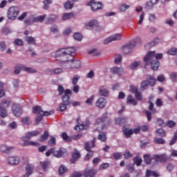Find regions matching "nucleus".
<instances>
[{
    "mask_svg": "<svg viewBox=\"0 0 177 177\" xmlns=\"http://www.w3.org/2000/svg\"><path fill=\"white\" fill-rule=\"evenodd\" d=\"M73 53H75V48H61L55 52V56L56 57H64V62L69 65L66 68H81V61L74 59Z\"/></svg>",
    "mask_w": 177,
    "mask_h": 177,
    "instance_id": "1",
    "label": "nucleus"
},
{
    "mask_svg": "<svg viewBox=\"0 0 177 177\" xmlns=\"http://www.w3.org/2000/svg\"><path fill=\"white\" fill-rule=\"evenodd\" d=\"M162 59V54H156V51H149L143 58V62L146 66H151V70L156 71L160 67V62ZM146 68V67H145Z\"/></svg>",
    "mask_w": 177,
    "mask_h": 177,
    "instance_id": "2",
    "label": "nucleus"
},
{
    "mask_svg": "<svg viewBox=\"0 0 177 177\" xmlns=\"http://www.w3.org/2000/svg\"><path fill=\"white\" fill-rule=\"evenodd\" d=\"M32 113L33 114H37V117L35 118L36 125H38L41 121H42L44 117H48L50 115V114H53L55 113L54 111H44L42 110V107L40 106L37 105L36 106L32 107Z\"/></svg>",
    "mask_w": 177,
    "mask_h": 177,
    "instance_id": "3",
    "label": "nucleus"
},
{
    "mask_svg": "<svg viewBox=\"0 0 177 177\" xmlns=\"http://www.w3.org/2000/svg\"><path fill=\"white\" fill-rule=\"evenodd\" d=\"M38 135H39V131H38L28 132L26 136L22 138V140L24 142L23 146H35V147H39V146H41V144L38 142L29 141L30 139H32L34 138V136H38Z\"/></svg>",
    "mask_w": 177,
    "mask_h": 177,
    "instance_id": "4",
    "label": "nucleus"
},
{
    "mask_svg": "<svg viewBox=\"0 0 177 177\" xmlns=\"http://www.w3.org/2000/svg\"><path fill=\"white\" fill-rule=\"evenodd\" d=\"M97 175V169L91 167V168H86L83 173L80 171H75L72 174L71 177H96Z\"/></svg>",
    "mask_w": 177,
    "mask_h": 177,
    "instance_id": "5",
    "label": "nucleus"
},
{
    "mask_svg": "<svg viewBox=\"0 0 177 177\" xmlns=\"http://www.w3.org/2000/svg\"><path fill=\"white\" fill-rule=\"evenodd\" d=\"M147 80L141 82V91H146V89L149 88V85H150V86H154V85H156V78H154L153 75H147Z\"/></svg>",
    "mask_w": 177,
    "mask_h": 177,
    "instance_id": "6",
    "label": "nucleus"
},
{
    "mask_svg": "<svg viewBox=\"0 0 177 177\" xmlns=\"http://www.w3.org/2000/svg\"><path fill=\"white\" fill-rule=\"evenodd\" d=\"M20 13V8L17 6H11L7 11V19L8 20H16Z\"/></svg>",
    "mask_w": 177,
    "mask_h": 177,
    "instance_id": "7",
    "label": "nucleus"
},
{
    "mask_svg": "<svg viewBox=\"0 0 177 177\" xmlns=\"http://www.w3.org/2000/svg\"><path fill=\"white\" fill-rule=\"evenodd\" d=\"M50 154H53V156L57 158H60L61 157H63L64 154H66V149L60 148L58 151H56V148L53 147L48 149L46 152V156L49 157Z\"/></svg>",
    "mask_w": 177,
    "mask_h": 177,
    "instance_id": "8",
    "label": "nucleus"
},
{
    "mask_svg": "<svg viewBox=\"0 0 177 177\" xmlns=\"http://www.w3.org/2000/svg\"><path fill=\"white\" fill-rule=\"evenodd\" d=\"M10 106V100H3L1 102L0 105V117L1 118H6L8 117V111L6 109Z\"/></svg>",
    "mask_w": 177,
    "mask_h": 177,
    "instance_id": "9",
    "label": "nucleus"
},
{
    "mask_svg": "<svg viewBox=\"0 0 177 177\" xmlns=\"http://www.w3.org/2000/svg\"><path fill=\"white\" fill-rule=\"evenodd\" d=\"M71 95H73V92L71 90L66 88L65 90V93L62 97V100L64 104H67L68 106H70L73 103V101L71 100Z\"/></svg>",
    "mask_w": 177,
    "mask_h": 177,
    "instance_id": "10",
    "label": "nucleus"
},
{
    "mask_svg": "<svg viewBox=\"0 0 177 177\" xmlns=\"http://www.w3.org/2000/svg\"><path fill=\"white\" fill-rule=\"evenodd\" d=\"M88 5L91 7V10H93V12H96V10L103 9V4L100 2H96L95 0H91L88 3Z\"/></svg>",
    "mask_w": 177,
    "mask_h": 177,
    "instance_id": "11",
    "label": "nucleus"
},
{
    "mask_svg": "<svg viewBox=\"0 0 177 177\" xmlns=\"http://www.w3.org/2000/svg\"><path fill=\"white\" fill-rule=\"evenodd\" d=\"M89 142H85L84 144V150H86V151H88V153H86V155L84 157V161H89V160H91V158H92L93 157V151H92V148L89 147Z\"/></svg>",
    "mask_w": 177,
    "mask_h": 177,
    "instance_id": "12",
    "label": "nucleus"
},
{
    "mask_svg": "<svg viewBox=\"0 0 177 177\" xmlns=\"http://www.w3.org/2000/svg\"><path fill=\"white\" fill-rule=\"evenodd\" d=\"M87 30H93V28H99V21L96 19H92L88 22L84 24Z\"/></svg>",
    "mask_w": 177,
    "mask_h": 177,
    "instance_id": "13",
    "label": "nucleus"
},
{
    "mask_svg": "<svg viewBox=\"0 0 177 177\" xmlns=\"http://www.w3.org/2000/svg\"><path fill=\"white\" fill-rule=\"evenodd\" d=\"M154 161L153 165H158V162H165L167 161V157L164 154H156L153 156L152 158Z\"/></svg>",
    "mask_w": 177,
    "mask_h": 177,
    "instance_id": "14",
    "label": "nucleus"
},
{
    "mask_svg": "<svg viewBox=\"0 0 177 177\" xmlns=\"http://www.w3.org/2000/svg\"><path fill=\"white\" fill-rule=\"evenodd\" d=\"M121 38H122V35L119 33L110 36L109 37L104 39V45H107L108 44H110V42H113V41H120Z\"/></svg>",
    "mask_w": 177,
    "mask_h": 177,
    "instance_id": "15",
    "label": "nucleus"
},
{
    "mask_svg": "<svg viewBox=\"0 0 177 177\" xmlns=\"http://www.w3.org/2000/svg\"><path fill=\"white\" fill-rule=\"evenodd\" d=\"M12 110L15 117H20V115H21L22 110H21V106H20V104H12Z\"/></svg>",
    "mask_w": 177,
    "mask_h": 177,
    "instance_id": "16",
    "label": "nucleus"
},
{
    "mask_svg": "<svg viewBox=\"0 0 177 177\" xmlns=\"http://www.w3.org/2000/svg\"><path fill=\"white\" fill-rule=\"evenodd\" d=\"M106 104H107V100L103 97H100L95 102V106L99 109H104L106 107Z\"/></svg>",
    "mask_w": 177,
    "mask_h": 177,
    "instance_id": "17",
    "label": "nucleus"
},
{
    "mask_svg": "<svg viewBox=\"0 0 177 177\" xmlns=\"http://www.w3.org/2000/svg\"><path fill=\"white\" fill-rule=\"evenodd\" d=\"M110 71L111 74H113L114 75H122V73H124V68H119L117 66L113 67L110 69Z\"/></svg>",
    "mask_w": 177,
    "mask_h": 177,
    "instance_id": "18",
    "label": "nucleus"
},
{
    "mask_svg": "<svg viewBox=\"0 0 177 177\" xmlns=\"http://www.w3.org/2000/svg\"><path fill=\"white\" fill-rule=\"evenodd\" d=\"M75 151L72 153V157L71 158V164H74L77 160H79V158H81V153L80 151L77 150L76 149H74Z\"/></svg>",
    "mask_w": 177,
    "mask_h": 177,
    "instance_id": "19",
    "label": "nucleus"
},
{
    "mask_svg": "<svg viewBox=\"0 0 177 177\" xmlns=\"http://www.w3.org/2000/svg\"><path fill=\"white\" fill-rule=\"evenodd\" d=\"M10 165H17L20 162V158L17 156H10L8 158Z\"/></svg>",
    "mask_w": 177,
    "mask_h": 177,
    "instance_id": "20",
    "label": "nucleus"
},
{
    "mask_svg": "<svg viewBox=\"0 0 177 177\" xmlns=\"http://www.w3.org/2000/svg\"><path fill=\"white\" fill-rule=\"evenodd\" d=\"M128 122V117L117 118L115 120V124L116 125H125Z\"/></svg>",
    "mask_w": 177,
    "mask_h": 177,
    "instance_id": "21",
    "label": "nucleus"
},
{
    "mask_svg": "<svg viewBox=\"0 0 177 177\" xmlns=\"http://www.w3.org/2000/svg\"><path fill=\"white\" fill-rule=\"evenodd\" d=\"M99 93L100 96H103L104 97H107L109 96V90L104 87V86H102L99 89Z\"/></svg>",
    "mask_w": 177,
    "mask_h": 177,
    "instance_id": "22",
    "label": "nucleus"
},
{
    "mask_svg": "<svg viewBox=\"0 0 177 177\" xmlns=\"http://www.w3.org/2000/svg\"><path fill=\"white\" fill-rule=\"evenodd\" d=\"M127 103L133 104V106H136L138 104V101L133 98V96L132 95H129L127 97Z\"/></svg>",
    "mask_w": 177,
    "mask_h": 177,
    "instance_id": "23",
    "label": "nucleus"
},
{
    "mask_svg": "<svg viewBox=\"0 0 177 177\" xmlns=\"http://www.w3.org/2000/svg\"><path fill=\"white\" fill-rule=\"evenodd\" d=\"M135 46H136V41H131L129 44L125 45L123 47V50H131V49H133V48H135Z\"/></svg>",
    "mask_w": 177,
    "mask_h": 177,
    "instance_id": "24",
    "label": "nucleus"
},
{
    "mask_svg": "<svg viewBox=\"0 0 177 177\" xmlns=\"http://www.w3.org/2000/svg\"><path fill=\"white\" fill-rule=\"evenodd\" d=\"M123 133L125 138H131L133 133V130L129 129L127 127H123Z\"/></svg>",
    "mask_w": 177,
    "mask_h": 177,
    "instance_id": "25",
    "label": "nucleus"
},
{
    "mask_svg": "<svg viewBox=\"0 0 177 177\" xmlns=\"http://www.w3.org/2000/svg\"><path fill=\"white\" fill-rule=\"evenodd\" d=\"M106 120H107V115L104 114L96 120L95 124L99 125V124H103V122H106Z\"/></svg>",
    "mask_w": 177,
    "mask_h": 177,
    "instance_id": "26",
    "label": "nucleus"
},
{
    "mask_svg": "<svg viewBox=\"0 0 177 177\" xmlns=\"http://www.w3.org/2000/svg\"><path fill=\"white\" fill-rule=\"evenodd\" d=\"M46 17V15L36 17L32 19V23H43Z\"/></svg>",
    "mask_w": 177,
    "mask_h": 177,
    "instance_id": "27",
    "label": "nucleus"
},
{
    "mask_svg": "<svg viewBox=\"0 0 177 177\" xmlns=\"http://www.w3.org/2000/svg\"><path fill=\"white\" fill-rule=\"evenodd\" d=\"M56 20H57V16L55 15H51L50 17L47 18L46 23L47 24H53V23L56 21Z\"/></svg>",
    "mask_w": 177,
    "mask_h": 177,
    "instance_id": "28",
    "label": "nucleus"
},
{
    "mask_svg": "<svg viewBox=\"0 0 177 177\" xmlns=\"http://www.w3.org/2000/svg\"><path fill=\"white\" fill-rule=\"evenodd\" d=\"M143 157H144V161L145 164H147V165H150V164H151V162L154 161V159H153V156L152 158L150 157V154H145L143 156Z\"/></svg>",
    "mask_w": 177,
    "mask_h": 177,
    "instance_id": "29",
    "label": "nucleus"
},
{
    "mask_svg": "<svg viewBox=\"0 0 177 177\" xmlns=\"http://www.w3.org/2000/svg\"><path fill=\"white\" fill-rule=\"evenodd\" d=\"M20 71H24V65L19 64L15 66L14 73L20 74Z\"/></svg>",
    "mask_w": 177,
    "mask_h": 177,
    "instance_id": "30",
    "label": "nucleus"
},
{
    "mask_svg": "<svg viewBox=\"0 0 177 177\" xmlns=\"http://www.w3.org/2000/svg\"><path fill=\"white\" fill-rule=\"evenodd\" d=\"M155 132L160 138H165L166 136L165 131L162 128L156 129Z\"/></svg>",
    "mask_w": 177,
    "mask_h": 177,
    "instance_id": "31",
    "label": "nucleus"
},
{
    "mask_svg": "<svg viewBox=\"0 0 177 177\" xmlns=\"http://www.w3.org/2000/svg\"><path fill=\"white\" fill-rule=\"evenodd\" d=\"M26 41L29 45H36L35 37L28 36L26 37Z\"/></svg>",
    "mask_w": 177,
    "mask_h": 177,
    "instance_id": "32",
    "label": "nucleus"
},
{
    "mask_svg": "<svg viewBox=\"0 0 177 177\" xmlns=\"http://www.w3.org/2000/svg\"><path fill=\"white\" fill-rule=\"evenodd\" d=\"M48 138H49V132H48V131H46L44 132V133L40 136L39 138V142H45V140H46V139H48Z\"/></svg>",
    "mask_w": 177,
    "mask_h": 177,
    "instance_id": "33",
    "label": "nucleus"
},
{
    "mask_svg": "<svg viewBox=\"0 0 177 177\" xmlns=\"http://www.w3.org/2000/svg\"><path fill=\"white\" fill-rule=\"evenodd\" d=\"M133 161L137 167H140L142 165V160L141 158L139 157V156L134 157L133 159Z\"/></svg>",
    "mask_w": 177,
    "mask_h": 177,
    "instance_id": "34",
    "label": "nucleus"
},
{
    "mask_svg": "<svg viewBox=\"0 0 177 177\" xmlns=\"http://www.w3.org/2000/svg\"><path fill=\"white\" fill-rule=\"evenodd\" d=\"M26 173L32 175V172H34V165H27L25 167Z\"/></svg>",
    "mask_w": 177,
    "mask_h": 177,
    "instance_id": "35",
    "label": "nucleus"
},
{
    "mask_svg": "<svg viewBox=\"0 0 177 177\" xmlns=\"http://www.w3.org/2000/svg\"><path fill=\"white\" fill-rule=\"evenodd\" d=\"M139 66H140V61H134L129 66V68H131V70H135V68H137Z\"/></svg>",
    "mask_w": 177,
    "mask_h": 177,
    "instance_id": "36",
    "label": "nucleus"
},
{
    "mask_svg": "<svg viewBox=\"0 0 177 177\" xmlns=\"http://www.w3.org/2000/svg\"><path fill=\"white\" fill-rule=\"evenodd\" d=\"M62 138L64 142H71V140H73V139L68 136L66 132L62 133Z\"/></svg>",
    "mask_w": 177,
    "mask_h": 177,
    "instance_id": "37",
    "label": "nucleus"
},
{
    "mask_svg": "<svg viewBox=\"0 0 177 177\" xmlns=\"http://www.w3.org/2000/svg\"><path fill=\"white\" fill-rule=\"evenodd\" d=\"M154 143L156 145H164L165 144V140L160 138L155 137L153 138Z\"/></svg>",
    "mask_w": 177,
    "mask_h": 177,
    "instance_id": "38",
    "label": "nucleus"
},
{
    "mask_svg": "<svg viewBox=\"0 0 177 177\" xmlns=\"http://www.w3.org/2000/svg\"><path fill=\"white\" fill-rule=\"evenodd\" d=\"M67 171H68L67 167H66V166L64 165H62L59 168V174L63 175L65 172H67Z\"/></svg>",
    "mask_w": 177,
    "mask_h": 177,
    "instance_id": "39",
    "label": "nucleus"
},
{
    "mask_svg": "<svg viewBox=\"0 0 177 177\" xmlns=\"http://www.w3.org/2000/svg\"><path fill=\"white\" fill-rule=\"evenodd\" d=\"M48 146H50L51 147L55 146V145H56V138L51 136L50 137V140L48 142Z\"/></svg>",
    "mask_w": 177,
    "mask_h": 177,
    "instance_id": "40",
    "label": "nucleus"
},
{
    "mask_svg": "<svg viewBox=\"0 0 177 177\" xmlns=\"http://www.w3.org/2000/svg\"><path fill=\"white\" fill-rule=\"evenodd\" d=\"M21 122L25 125H30L31 124V120H30V117H25L21 119Z\"/></svg>",
    "mask_w": 177,
    "mask_h": 177,
    "instance_id": "41",
    "label": "nucleus"
},
{
    "mask_svg": "<svg viewBox=\"0 0 177 177\" xmlns=\"http://www.w3.org/2000/svg\"><path fill=\"white\" fill-rule=\"evenodd\" d=\"M73 16H74L73 12L64 14V15L62 17V20H68V19L73 18Z\"/></svg>",
    "mask_w": 177,
    "mask_h": 177,
    "instance_id": "42",
    "label": "nucleus"
},
{
    "mask_svg": "<svg viewBox=\"0 0 177 177\" xmlns=\"http://www.w3.org/2000/svg\"><path fill=\"white\" fill-rule=\"evenodd\" d=\"M122 60V56L118 54L115 56V64H120Z\"/></svg>",
    "mask_w": 177,
    "mask_h": 177,
    "instance_id": "43",
    "label": "nucleus"
},
{
    "mask_svg": "<svg viewBox=\"0 0 177 177\" xmlns=\"http://www.w3.org/2000/svg\"><path fill=\"white\" fill-rule=\"evenodd\" d=\"M170 80L172 81V82H176L177 81V73L175 72H172L170 73Z\"/></svg>",
    "mask_w": 177,
    "mask_h": 177,
    "instance_id": "44",
    "label": "nucleus"
},
{
    "mask_svg": "<svg viewBox=\"0 0 177 177\" xmlns=\"http://www.w3.org/2000/svg\"><path fill=\"white\" fill-rule=\"evenodd\" d=\"M40 164L41 165L43 171H46V169H48V167H49V162L48 161L40 162Z\"/></svg>",
    "mask_w": 177,
    "mask_h": 177,
    "instance_id": "45",
    "label": "nucleus"
},
{
    "mask_svg": "<svg viewBox=\"0 0 177 177\" xmlns=\"http://www.w3.org/2000/svg\"><path fill=\"white\" fill-rule=\"evenodd\" d=\"M134 95L136 100H138V102H140V100H143V95L142 93H140V91L136 93Z\"/></svg>",
    "mask_w": 177,
    "mask_h": 177,
    "instance_id": "46",
    "label": "nucleus"
},
{
    "mask_svg": "<svg viewBox=\"0 0 177 177\" xmlns=\"http://www.w3.org/2000/svg\"><path fill=\"white\" fill-rule=\"evenodd\" d=\"M78 81H80V75H75L72 78V84L73 85H77L78 84Z\"/></svg>",
    "mask_w": 177,
    "mask_h": 177,
    "instance_id": "47",
    "label": "nucleus"
},
{
    "mask_svg": "<svg viewBox=\"0 0 177 177\" xmlns=\"http://www.w3.org/2000/svg\"><path fill=\"white\" fill-rule=\"evenodd\" d=\"M110 167V165L109 163H102L99 166V171H103L104 169H107Z\"/></svg>",
    "mask_w": 177,
    "mask_h": 177,
    "instance_id": "48",
    "label": "nucleus"
},
{
    "mask_svg": "<svg viewBox=\"0 0 177 177\" xmlns=\"http://www.w3.org/2000/svg\"><path fill=\"white\" fill-rule=\"evenodd\" d=\"M167 55H171V56L177 55V48H171L167 51Z\"/></svg>",
    "mask_w": 177,
    "mask_h": 177,
    "instance_id": "49",
    "label": "nucleus"
},
{
    "mask_svg": "<svg viewBox=\"0 0 177 177\" xmlns=\"http://www.w3.org/2000/svg\"><path fill=\"white\" fill-rule=\"evenodd\" d=\"M176 140H177V131H176L174 133V135L173 136V138L171 139V140H170L169 142V145L170 146H173V145H175L176 143Z\"/></svg>",
    "mask_w": 177,
    "mask_h": 177,
    "instance_id": "50",
    "label": "nucleus"
},
{
    "mask_svg": "<svg viewBox=\"0 0 177 177\" xmlns=\"http://www.w3.org/2000/svg\"><path fill=\"white\" fill-rule=\"evenodd\" d=\"M98 139L101 140V142H106V134L103 132H100L99 136H98Z\"/></svg>",
    "mask_w": 177,
    "mask_h": 177,
    "instance_id": "51",
    "label": "nucleus"
},
{
    "mask_svg": "<svg viewBox=\"0 0 177 177\" xmlns=\"http://www.w3.org/2000/svg\"><path fill=\"white\" fill-rule=\"evenodd\" d=\"M73 6H74V3L70 1H68L64 3L65 9H71Z\"/></svg>",
    "mask_w": 177,
    "mask_h": 177,
    "instance_id": "52",
    "label": "nucleus"
},
{
    "mask_svg": "<svg viewBox=\"0 0 177 177\" xmlns=\"http://www.w3.org/2000/svg\"><path fill=\"white\" fill-rule=\"evenodd\" d=\"M73 38L76 41H82V35L80 32H76L73 35Z\"/></svg>",
    "mask_w": 177,
    "mask_h": 177,
    "instance_id": "53",
    "label": "nucleus"
},
{
    "mask_svg": "<svg viewBox=\"0 0 177 177\" xmlns=\"http://www.w3.org/2000/svg\"><path fill=\"white\" fill-rule=\"evenodd\" d=\"M57 92L59 93V95L65 94L66 91H64V87H63L62 85H59L57 88Z\"/></svg>",
    "mask_w": 177,
    "mask_h": 177,
    "instance_id": "54",
    "label": "nucleus"
},
{
    "mask_svg": "<svg viewBox=\"0 0 177 177\" xmlns=\"http://www.w3.org/2000/svg\"><path fill=\"white\" fill-rule=\"evenodd\" d=\"M113 156L115 160H121L122 158V153L121 152H115L113 154Z\"/></svg>",
    "mask_w": 177,
    "mask_h": 177,
    "instance_id": "55",
    "label": "nucleus"
},
{
    "mask_svg": "<svg viewBox=\"0 0 177 177\" xmlns=\"http://www.w3.org/2000/svg\"><path fill=\"white\" fill-rule=\"evenodd\" d=\"M127 9H129V6L127 5L126 3H123L120 7V12H125L127 10Z\"/></svg>",
    "mask_w": 177,
    "mask_h": 177,
    "instance_id": "56",
    "label": "nucleus"
},
{
    "mask_svg": "<svg viewBox=\"0 0 177 177\" xmlns=\"http://www.w3.org/2000/svg\"><path fill=\"white\" fill-rule=\"evenodd\" d=\"M148 103L149 104V110L152 111V113H157V109H154V104H153V102L150 101Z\"/></svg>",
    "mask_w": 177,
    "mask_h": 177,
    "instance_id": "57",
    "label": "nucleus"
},
{
    "mask_svg": "<svg viewBox=\"0 0 177 177\" xmlns=\"http://www.w3.org/2000/svg\"><path fill=\"white\" fill-rule=\"evenodd\" d=\"M4 95L5 91L3 90V83H2V82H0V99L1 97H3Z\"/></svg>",
    "mask_w": 177,
    "mask_h": 177,
    "instance_id": "58",
    "label": "nucleus"
},
{
    "mask_svg": "<svg viewBox=\"0 0 177 177\" xmlns=\"http://www.w3.org/2000/svg\"><path fill=\"white\" fill-rule=\"evenodd\" d=\"M67 104H64V102H62V104H60L58 108V111H64V110L67 109Z\"/></svg>",
    "mask_w": 177,
    "mask_h": 177,
    "instance_id": "59",
    "label": "nucleus"
},
{
    "mask_svg": "<svg viewBox=\"0 0 177 177\" xmlns=\"http://www.w3.org/2000/svg\"><path fill=\"white\" fill-rule=\"evenodd\" d=\"M94 100H95V96L92 95L91 97L88 98L86 100V104H88V106H92Z\"/></svg>",
    "mask_w": 177,
    "mask_h": 177,
    "instance_id": "60",
    "label": "nucleus"
},
{
    "mask_svg": "<svg viewBox=\"0 0 177 177\" xmlns=\"http://www.w3.org/2000/svg\"><path fill=\"white\" fill-rule=\"evenodd\" d=\"M24 71H26L27 73H37V70L30 68V67H26L24 66Z\"/></svg>",
    "mask_w": 177,
    "mask_h": 177,
    "instance_id": "61",
    "label": "nucleus"
},
{
    "mask_svg": "<svg viewBox=\"0 0 177 177\" xmlns=\"http://www.w3.org/2000/svg\"><path fill=\"white\" fill-rule=\"evenodd\" d=\"M149 21L154 23V21H156L157 20V17L156 16V14L149 15Z\"/></svg>",
    "mask_w": 177,
    "mask_h": 177,
    "instance_id": "62",
    "label": "nucleus"
},
{
    "mask_svg": "<svg viewBox=\"0 0 177 177\" xmlns=\"http://www.w3.org/2000/svg\"><path fill=\"white\" fill-rule=\"evenodd\" d=\"M130 92H131V93H134V95H135L136 93H137V92H139V91H138L137 86H130Z\"/></svg>",
    "mask_w": 177,
    "mask_h": 177,
    "instance_id": "63",
    "label": "nucleus"
},
{
    "mask_svg": "<svg viewBox=\"0 0 177 177\" xmlns=\"http://www.w3.org/2000/svg\"><path fill=\"white\" fill-rule=\"evenodd\" d=\"M0 49L1 52L6 50V44H5V41H0Z\"/></svg>",
    "mask_w": 177,
    "mask_h": 177,
    "instance_id": "64",
    "label": "nucleus"
}]
</instances>
